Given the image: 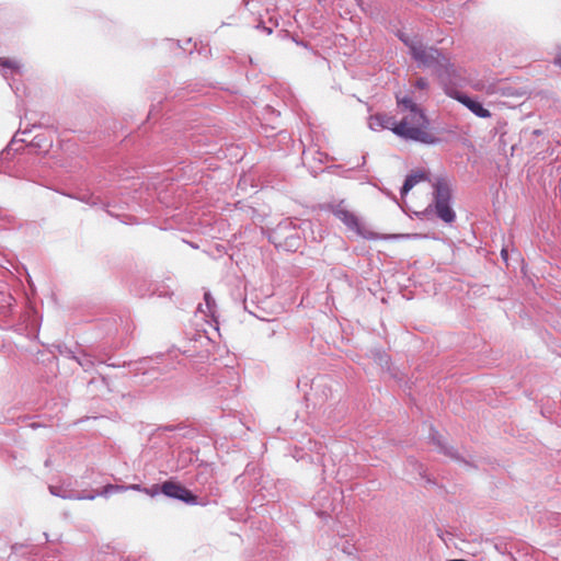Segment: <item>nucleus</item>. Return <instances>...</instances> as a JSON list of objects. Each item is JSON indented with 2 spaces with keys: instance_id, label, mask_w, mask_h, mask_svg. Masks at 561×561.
Returning a JSON list of instances; mask_svg holds the SVG:
<instances>
[{
  "instance_id": "dca6fc26",
  "label": "nucleus",
  "mask_w": 561,
  "mask_h": 561,
  "mask_svg": "<svg viewBox=\"0 0 561 561\" xmlns=\"http://www.w3.org/2000/svg\"><path fill=\"white\" fill-rule=\"evenodd\" d=\"M125 491V485H118V484H106L101 489V491L98 492L100 496L107 497L114 493L123 492Z\"/></svg>"
},
{
  "instance_id": "0eeeda50",
  "label": "nucleus",
  "mask_w": 561,
  "mask_h": 561,
  "mask_svg": "<svg viewBox=\"0 0 561 561\" xmlns=\"http://www.w3.org/2000/svg\"><path fill=\"white\" fill-rule=\"evenodd\" d=\"M21 68L22 65L18 60L0 57V73L16 95L19 89L14 88L11 80L13 79L14 75L21 72Z\"/></svg>"
},
{
  "instance_id": "1a4fd4ad",
  "label": "nucleus",
  "mask_w": 561,
  "mask_h": 561,
  "mask_svg": "<svg viewBox=\"0 0 561 561\" xmlns=\"http://www.w3.org/2000/svg\"><path fill=\"white\" fill-rule=\"evenodd\" d=\"M426 180V173L424 171H414L405 176L403 185L401 186L400 194L407 195L417 183Z\"/></svg>"
},
{
  "instance_id": "a878e982",
  "label": "nucleus",
  "mask_w": 561,
  "mask_h": 561,
  "mask_svg": "<svg viewBox=\"0 0 561 561\" xmlns=\"http://www.w3.org/2000/svg\"><path fill=\"white\" fill-rule=\"evenodd\" d=\"M16 141V137L14 136L10 142V145L8 146L7 150H8V153L10 152V150H12V146L14 145V142Z\"/></svg>"
},
{
  "instance_id": "4468645a",
  "label": "nucleus",
  "mask_w": 561,
  "mask_h": 561,
  "mask_svg": "<svg viewBox=\"0 0 561 561\" xmlns=\"http://www.w3.org/2000/svg\"><path fill=\"white\" fill-rule=\"evenodd\" d=\"M474 89L490 95L496 94L501 91L495 82H478L474 84Z\"/></svg>"
},
{
  "instance_id": "c756f323",
  "label": "nucleus",
  "mask_w": 561,
  "mask_h": 561,
  "mask_svg": "<svg viewBox=\"0 0 561 561\" xmlns=\"http://www.w3.org/2000/svg\"><path fill=\"white\" fill-rule=\"evenodd\" d=\"M383 358H385V363L387 364V363H388V355L382 356V357L380 358V360L382 362V360H383Z\"/></svg>"
},
{
  "instance_id": "f3484780",
  "label": "nucleus",
  "mask_w": 561,
  "mask_h": 561,
  "mask_svg": "<svg viewBox=\"0 0 561 561\" xmlns=\"http://www.w3.org/2000/svg\"><path fill=\"white\" fill-rule=\"evenodd\" d=\"M96 496H100L96 493H91V492H77L76 491V496L73 500H94Z\"/></svg>"
},
{
  "instance_id": "6e6552de",
  "label": "nucleus",
  "mask_w": 561,
  "mask_h": 561,
  "mask_svg": "<svg viewBox=\"0 0 561 561\" xmlns=\"http://www.w3.org/2000/svg\"><path fill=\"white\" fill-rule=\"evenodd\" d=\"M333 215L340 219L350 230L360 234V225L358 218L352 211L347 210L342 203L337 204L333 210Z\"/></svg>"
},
{
  "instance_id": "f8f14e48",
  "label": "nucleus",
  "mask_w": 561,
  "mask_h": 561,
  "mask_svg": "<svg viewBox=\"0 0 561 561\" xmlns=\"http://www.w3.org/2000/svg\"><path fill=\"white\" fill-rule=\"evenodd\" d=\"M50 494L65 499V500H73L76 496V491L67 489L62 485H49Z\"/></svg>"
},
{
  "instance_id": "423d86ee",
  "label": "nucleus",
  "mask_w": 561,
  "mask_h": 561,
  "mask_svg": "<svg viewBox=\"0 0 561 561\" xmlns=\"http://www.w3.org/2000/svg\"><path fill=\"white\" fill-rule=\"evenodd\" d=\"M453 98L480 118H489L491 116V112L485 108L481 102L470 98L466 93L455 92Z\"/></svg>"
},
{
  "instance_id": "f03ea898",
  "label": "nucleus",
  "mask_w": 561,
  "mask_h": 561,
  "mask_svg": "<svg viewBox=\"0 0 561 561\" xmlns=\"http://www.w3.org/2000/svg\"><path fill=\"white\" fill-rule=\"evenodd\" d=\"M369 127L371 129L382 128L390 129L402 139L412 140L424 145H437L440 138H433L432 136L422 133L416 128H409L407 123L398 122L396 117L387 114H377L370 117Z\"/></svg>"
},
{
  "instance_id": "20e7f679",
  "label": "nucleus",
  "mask_w": 561,
  "mask_h": 561,
  "mask_svg": "<svg viewBox=\"0 0 561 561\" xmlns=\"http://www.w3.org/2000/svg\"><path fill=\"white\" fill-rule=\"evenodd\" d=\"M398 107L403 112H409L401 121L407 123L409 128H416L422 133H425L433 138H439L437 136V129L431 127L430 119L425 115L424 111L412 100V98L404 95H397Z\"/></svg>"
},
{
  "instance_id": "b1692460",
  "label": "nucleus",
  "mask_w": 561,
  "mask_h": 561,
  "mask_svg": "<svg viewBox=\"0 0 561 561\" xmlns=\"http://www.w3.org/2000/svg\"><path fill=\"white\" fill-rule=\"evenodd\" d=\"M22 549H24V546H23V545H18V543H16V545H13V546H12V551H13L14 553H16V554H18V553H20Z\"/></svg>"
},
{
  "instance_id": "393cba45",
  "label": "nucleus",
  "mask_w": 561,
  "mask_h": 561,
  "mask_svg": "<svg viewBox=\"0 0 561 561\" xmlns=\"http://www.w3.org/2000/svg\"><path fill=\"white\" fill-rule=\"evenodd\" d=\"M554 64L561 68V54H558L554 58Z\"/></svg>"
},
{
  "instance_id": "5701e85b",
  "label": "nucleus",
  "mask_w": 561,
  "mask_h": 561,
  "mask_svg": "<svg viewBox=\"0 0 561 561\" xmlns=\"http://www.w3.org/2000/svg\"><path fill=\"white\" fill-rule=\"evenodd\" d=\"M256 28H262V30H263L264 32H266V34H268V35H270V34H272V32H273L272 27H270V26H265L263 23H259V24L256 25Z\"/></svg>"
},
{
  "instance_id": "a211bd4d",
  "label": "nucleus",
  "mask_w": 561,
  "mask_h": 561,
  "mask_svg": "<svg viewBox=\"0 0 561 561\" xmlns=\"http://www.w3.org/2000/svg\"><path fill=\"white\" fill-rule=\"evenodd\" d=\"M78 199L92 206L98 205V198L90 194H83L79 196Z\"/></svg>"
},
{
  "instance_id": "9d476101",
  "label": "nucleus",
  "mask_w": 561,
  "mask_h": 561,
  "mask_svg": "<svg viewBox=\"0 0 561 561\" xmlns=\"http://www.w3.org/2000/svg\"><path fill=\"white\" fill-rule=\"evenodd\" d=\"M431 439L433 440V443L446 455H448L449 457L456 459V460H462L457 450H455L453 447H447L443 444V442L440 440V436L438 435V433L433 428L431 427Z\"/></svg>"
},
{
  "instance_id": "aec40b11",
  "label": "nucleus",
  "mask_w": 561,
  "mask_h": 561,
  "mask_svg": "<svg viewBox=\"0 0 561 561\" xmlns=\"http://www.w3.org/2000/svg\"><path fill=\"white\" fill-rule=\"evenodd\" d=\"M414 87L419 90H425L428 87V82L425 78L421 77L416 79Z\"/></svg>"
},
{
  "instance_id": "6ab92c4d",
  "label": "nucleus",
  "mask_w": 561,
  "mask_h": 561,
  "mask_svg": "<svg viewBox=\"0 0 561 561\" xmlns=\"http://www.w3.org/2000/svg\"><path fill=\"white\" fill-rule=\"evenodd\" d=\"M144 493H146V494H148L150 496H156L159 493H161V485L160 484H153L150 488H144Z\"/></svg>"
},
{
  "instance_id": "39448f33",
  "label": "nucleus",
  "mask_w": 561,
  "mask_h": 561,
  "mask_svg": "<svg viewBox=\"0 0 561 561\" xmlns=\"http://www.w3.org/2000/svg\"><path fill=\"white\" fill-rule=\"evenodd\" d=\"M161 493L170 499L179 500L190 505L202 504L191 490L171 480L161 484Z\"/></svg>"
},
{
  "instance_id": "4be33fe9",
  "label": "nucleus",
  "mask_w": 561,
  "mask_h": 561,
  "mask_svg": "<svg viewBox=\"0 0 561 561\" xmlns=\"http://www.w3.org/2000/svg\"><path fill=\"white\" fill-rule=\"evenodd\" d=\"M126 490H135V491L144 492V488H142L140 484H129V485H125V491H126Z\"/></svg>"
},
{
  "instance_id": "9b49d317",
  "label": "nucleus",
  "mask_w": 561,
  "mask_h": 561,
  "mask_svg": "<svg viewBox=\"0 0 561 561\" xmlns=\"http://www.w3.org/2000/svg\"><path fill=\"white\" fill-rule=\"evenodd\" d=\"M67 355L70 358L75 359L83 368L84 371H89L94 366V362L92 359L91 354L82 352L79 356H77L71 350H68Z\"/></svg>"
},
{
  "instance_id": "7c9ffc66",
  "label": "nucleus",
  "mask_w": 561,
  "mask_h": 561,
  "mask_svg": "<svg viewBox=\"0 0 561 561\" xmlns=\"http://www.w3.org/2000/svg\"><path fill=\"white\" fill-rule=\"evenodd\" d=\"M243 2H244L245 5L250 4V0H243Z\"/></svg>"
},
{
  "instance_id": "cd10ccee",
  "label": "nucleus",
  "mask_w": 561,
  "mask_h": 561,
  "mask_svg": "<svg viewBox=\"0 0 561 561\" xmlns=\"http://www.w3.org/2000/svg\"><path fill=\"white\" fill-rule=\"evenodd\" d=\"M502 256L504 260H507V253H506V250H502Z\"/></svg>"
},
{
  "instance_id": "c85d7f7f",
  "label": "nucleus",
  "mask_w": 561,
  "mask_h": 561,
  "mask_svg": "<svg viewBox=\"0 0 561 561\" xmlns=\"http://www.w3.org/2000/svg\"><path fill=\"white\" fill-rule=\"evenodd\" d=\"M533 134H534V135H536V136H538V135H540V134H541V131H540L539 129H535V130L533 131Z\"/></svg>"
},
{
  "instance_id": "2eb2a0df",
  "label": "nucleus",
  "mask_w": 561,
  "mask_h": 561,
  "mask_svg": "<svg viewBox=\"0 0 561 561\" xmlns=\"http://www.w3.org/2000/svg\"><path fill=\"white\" fill-rule=\"evenodd\" d=\"M400 41L404 43V45L409 48L410 55H412V47L413 45L417 46L422 43V41L416 36H410L405 33L399 32L398 34Z\"/></svg>"
},
{
  "instance_id": "ddd939ff",
  "label": "nucleus",
  "mask_w": 561,
  "mask_h": 561,
  "mask_svg": "<svg viewBox=\"0 0 561 561\" xmlns=\"http://www.w3.org/2000/svg\"><path fill=\"white\" fill-rule=\"evenodd\" d=\"M204 301H205L206 310H204L202 304H199L198 310L201 312H204L205 314H209V316L214 317L215 316L216 302H215V299L213 298V296H211V294L209 291H206L204 294Z\"/></svg>"
},
{
  "instance_id": "bb28decb",
  "label": "nucleus",
  "mask_w": 561,
  "mask_h": 561,
  "mask_svg": "<svg viewBox=\"0 0 561 561\" xmlns=\"http://www.w3.org/2000/svg\"><path fill=\"white\" fill-rule=\"evenodd\" d=\"M114 556L113 554H105L103 561H113Z\"/></svg>"
},
{
  "instance_id": "412c9836",
  "label": "nucleus",
  "mask_w": 561,
  "mask_h": 561,
  "mask_svg": "<svg viewBox=\"0 0 561 561\" xmlns=\"http://www.w3.org/2000/svg\"><path fill=\"white\" fill-rule=\"evenodd\" d=\"M342 551H343L344 553L348 554V556H353V554H354V547H353V546H351V545H348V543H347V545H344V546L342 547Z\"/></svg>"
},
{
  "instance_id": "7ed1b4c3",
  "label": "nucleus",
  "mask_w": 561,
  "mask_h": 561,
  "mask_svg": "<svg viewBox=\"0 0 561 561\" xmlns=\"http://www.w3.org/2000/svg\"><path fill=\"white\" fill-rule=\"evenodd\" d=\"M411 57L417 67L432 69L438 77L450 78L455 75V68L449 58L439 49L428 47L423 42L417 46L413 45Z\"/></svg>"
},
{
  "instance_id": "f257e3e1",
  "label": "nucleus",
  "mask_w": 561,
  "mask_h": 561,
  "mask_svg": "<svg viewBox=\"0 0 561 561\" xmlns=\"http://www.w3.org/2000/svg\"><path fill=\"white\" fill-rule=\"evenodd\" d=\"M432 202L424 210L419 213L422 219L437 218L444 224L451 225L456 220V211L453 208V185L445 176H438L432 183Z\"/></svg>"
}]
</instances>
